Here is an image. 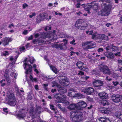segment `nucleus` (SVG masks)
<instances>
[{
    "mask_svg": "<svg viewBox=\"0 0 122 122\" xmlns=\"http://www.w3.org/2000/svg\"><path fill=\"white\" fill-rule=\"evenodd\" d=\"M99 120L102 122H111L110 121L108 118L104 117L100 118Z\"/></svg>",
    "mask_w": 122,
    "mask_h": 122,
    "instance_id": "7c9ffc66",
    "label": "nucleus"
},
{
    "mask_svg": "<svg viewBox=\"0 0 122 122\" xmlns=\"http://www.w3.org/2000/svg\"><path fill=\"white\" fill-rule=\"evenodd\" d=\"M57 35L60 38L67 37L66 34L58 30L56 31L53 30V32H49L46 33L44 34L41 33H38L35 34V37L36 38H39L38 40H33V42L35 44L38 43H43L46 38H49L50 40L52 41L57 39Z\"/></svg>",
    "mask_w": 122,
    "mask_h": 122,
    "instance_id": "f257e3e1",
    "label": "nucleus"
},
{
    "mask_svg": "<svg viewBox=\"0 0 122 122\" xmlns=\"http://www.w3.org/2000/svg\"><path fill=\"white\" fill-rule=\"evenodd\" d=\"M62 77L59 81V82L61 85L66 86L68 85L69 83L68 79L64 76H62Z\"/></svg>",
    "mask_w": 122,
    "mask_h": 122,
    "instance_id": "a211bd4d",
    "label": "nucleus"
},
{
    "mask_svg": "<svg viewBox=\"0 0 122 122\" xmlns=\"http://www.w3.org/2000/svg\"><path fill=\"white\" fill-rule=\"evenodd\" d=\"M14 30H11L9 31V32L11 33H12L14 32Z\"/></svg>",
    "mask_w": 122,
    "mask_h": 122,
    "instance_id": "774afa93",
    "label": "nucleus"
},
{
    "mask_svg": "<svg viewBox=\"0 0 122 122\" xmlns=\"http://www.w3.org/2000/svg\"><path fill=\"white\" fill-rule=\"evenodd\" d=\"M33 108L32 107L30 108L29 110L30 117L31 118H32V116L34 115V114L36 113V112L39 113H40L41 110V108L40 107H38L35 111H33Z\"/></svg>",
    "mask_w": 122,
    "mask_h": 122,
    "instance_id": "4468645a",
    "label": "nucleus"
},
{
    "mask_svg": "<svg viewBox=\"0 0 122 122\" xmlns=\"http://www.w3.org/2000/svg\"><path fill=\"white\" fill-rule=\"evenodd\" d=\"M57 107H59V108L61 110L63 111L65 109L64 108H62L61 106V105L60 104H58L57 105Z\"/></svg>",
    "mask_w": 122,
    "mask_h": 122,
    "instance_id": "de8ad7c7",
    "label": "nucleus"
},
{
    "mask_svg": "<svg viewBox=\"0 0 122 122\" xmlns=\"http://www.w3.org/2000/svg\"><path fill=\"white\" fill-rule=\"evenodd\" d=\"M32 81L33 82H36L38 81L37 78H33L32 80Z\"/></svg>",
    "mask_w": 122,
    "mask_h": 122,
    "instance_id": "864d4df0",
    "label": "nucleus"
},
{
    "mask_svg": "<svg viewBox=\"0 0 122 122\" xmlns=\"http://www.w3.org/2000/svg\"><path fill=\"white\" fill-rule=\"evenodd\" d=\"M25 111V110H22V111L21 112H20V113L17 115V117L18 118L21 119L23 118L25 116V114L24 113Z\"/></svg>",
    "mask_w": 122,
    "mask_h": 122,
    "instance_id": "c85d7f7f",
    "label": "nucleus"
},
{
    "mask_svg": "<svg viewBox=\"0 0 122 122\" xmlns=\"http://www.w3.org/2000/svg\"><path fill=\"white\" fill-rule=\"evenodd\" d=\"M36 15V13H33L32 15H29V17L30 18H31L33 16H35Z\"/></svg>",
    "mask_w": 122,
    "mask_h": 122,
    "instance_id": "8fccbe9b",
    "label": "nucleus"
},
{
    "mask_svg": "<svg viewBox=\"0 0 122 122\" xmlns=\"http://www.w3.org/2000/svg\"><path fill=\"white\" fill-rule=\"evenodd\" d=\"M75 40L73 39L72 40V41H71L70 42V43L71 44H73L75 45L76 44V43H75Z\"/></svg>",
    "mask_w": 122,
    "mask_h": 122,
    "instance_id": "09e8293b",
    "label": "nucleus"
},
{
    "mask_svg": "<svg viewBox=\"0 0 122 122\" xmlns=\"http://www.w3.org/2000/svg\"><path fill=\"white\" fill-rule=\"evenodd\" d=\"M102 112H104L105 114H106L109 115L111 113V111L109 108H107L106 110L103 111Z\"/></svg>",
    "mask_w": 122,
    "mask_h": 122,
    "instance_id": "72a5a7b5",
    "label": "nucleus"
},
{
    "mask_svg": "<svg viewBox=\"0 0 122 122\" xmlns=\"http://www.w3.org/2000/svg\"><path fill=\"white\" fill-rule=\"evenodd\" d=\"M25 48L24 46H20L19 48H15V52L19 54L21 53L22 52L25 51Z\"/></svg>",
    "mask_w": 122,
    "mask_h": 122,
    "instance_id": "b1692460",
    "label": "nucleus"
},
{
    "mask_svg": "<svg viewBox=\"0 0 122 122\" xmlns=\"http://www.w3.org/2000/svg\"><path fill=\"white\" fill-rule=\"evenodd\" d=\"M15 26L13 24V23H11L10 24L8 25V28H11L12 27H14Z\"/></svg>",
    "mask_w": 122,
    "mask_h": 122,
    "instance_id": "37998d69",
    "label": "nucleus"
},
{
    "mask_svg": "<svg viewBox=\"0 0 122 122\" xmlns=\"http://www.w3.org/2000/svg\"><path fill=\"white\" fill-rule=\"evenodd\" d=\"M45 15L46 14L44 13L41 14L37 17V20L38 21H41L46 18Z\"/></svg>",
    "mask_w": 122,
    "mask_h": 122,
    "instance_id": "bb28decb",
    "label": "nucleus"
},
{
    "mask_svg": "<svg viewBox=\"0 0 122 122\" xmlns=\"http://www.w3.org/2000/svg\"><path fill=\"white\" fill-rule=\"evenodd\" d=\"M95 45V43L92 41H87L83 42L82 44V47L85 50H87L91 49Z\"/></svg>",
    "mask_w": 122,
    "mask_h": 122,
    "instance_id": "6e6552de",
    "label": "nucleus"
},
{
    "mask_svg": "<svg viewBox=\"0 0 122 122\" xmlns=\"http://www.w3.org/2000/svg\"><path fill=\"white\" fill-rule=\"evenodd\" d=\"M7 108H4L3 109V111L4 112V114H6L8 112L7 111Z\"/></svg>",
    "mask_w": 122,
    "mask_h": 122,
    "instance_id": "a18cd8bd",
    "label": "nucleus"
},
{
    "mask_svg": "<svg viewBox=\"0 0 122 122\" xmlns=\"http://www.w3.org/2000/svg\"><path fill=\"white\" fill-rule=\"evenodd\" d=\"M18 56H16L15 58H14L12 56L10 57V60L12 61H13V64H14L16 61L18 57Z\"/></svg>",
    "mask_w": 122,
    "mask_h": 122,
    "instance_id": "473e14b6",
    "label": "nucleus"
},
{
    "mask_svg": "<svg viewBox=\"0 0 122 122\" xmlns=\"http://www.w3.org/2000/svg\"><path fill=\"white\" fill-rule=\"evenodd\" d=\"M58 3L57 2H55L54 3V7H56V6L58 5Z\"/></svg>",
    "mask_w": 122,
    "mask_h": 122,
    "instance_id": "69168bd1",
    "label": "nucleus"
},
{
    "mask_svg": "<svg viewBox=\"0 0 122 122\" xmlns=\"http://www.w3.org/2000/svg\"><path fill=\"white\" fill-rule=\"evenodd\" d=\"M102 103L103 104L104 106L108 104V103L105 100H103L102 102Z\"/></svg>",
    "mask_w": 122,
    "mask_h": 122,
    "instance_id": "58836bf2",
    "label": "nucleus"
},
{
    "mask_svg": "<svg viewBox=\"0 0 122 122\" xmlns=\"http://www.w3.org/2000/svg\"><path fill=\"white\" fill-rule=\"evenodd\" d=\"M24 69L25 70V73L26 74H28L32 72V66L28 64L27 63V61L25 62L23 65Z\"/></svg>",
    "mask_w": 122,
    "mask_h": 122,
    "instance_id": "ddd939ff",
    "label": "nucleus"
},
{
    "mask_svg": "<svg viewBox=\"0 0 122 122\" xmlns=\"http://www.w3.org/2000/svg\"><path fill=\"white\" fill-rule=\"evenodd\" d=\"M83 20L81 19L77 20L75 24V26L77 28L81 30H84L86 28V26H84L82 24L83 23Z\"/></svg>",
    "mask_w": 122,
    "mask_h": 122,
    "instance_id": "9d476101",
    "label": "nucleus"
},
{
    "mask_svg": "<svg viewBox=\"0 0 122 122\" xmlns=\"http://www.w3.org/2000/svg\"><path fill=\"white\" fill-rule=\"evenodd\" d=\"M28 6V5L26 3H24L23 4V8L24 9H25Z\"/></svg>",
    "mask_w": 122,
    "mask_h": 122,
    "instance_id": "ea45409f",
    "label": "nucleus"
},
{
    "mask_svg": "<svg viewBox=\"0 0 122 122\" xmlns=\"http://www.w3.org/2000/svg\"><path fill=\"white\" fill-rule=\"evenodd\" d=\"M7 97L8 98L9 104L12 106H15L16 103V99L15 97L14 94L8 92L7 94Z\"/></svg>",
    "mask_w": 122,
    "mask_h": 122,
    "instance_id": "0eeeda50",
    "label": "nucleus"
},
{
    "mask_svg": "<svg viewBox=\"0 0 122 122\" xmlns=\"http://www.w3.org/2000/svg\"><path fill=\"white\" fill-rule=\"evenodd\" d=\"M114 115L122 121V113L119 112H116Z\"/></svg>",
    "mask_w": 122,
    "mask_h": 122,
    "instance_id": "c756f323",
    "label": "nucleus"
},
{
    "mask_svg": "<svg viewBox=\"0 0 122 122\" xmlns=\"http://www.w3.org/2000/svg\"><path fill=\"white\" fill-rule=\"evenodd\" d=\"M28 32V31L27 30H24L22 32V33L24 35L27 34Z\"/></svg>",
    "mask_w": 122,
    "mask_h": 122,
    "instance_id": "603ef678",
    "label": "nucleus"
},
{
    "mask_svg": "<svg viewBox=\"0 0 122 122\" xmlns=\"http://www.w3.org/2000/svg\"><path fill=\"white\" fill-rule=\"evenodd\" d=\"M106 79L109 81H110L112 80V79L111 78H109L108 76L106 77Z\"/></svg>",
    "mask_w": 122,
    "mask_h": 122,
    "instance_id": "13d9d810",
    "label": "nucleus"
},
{
    "mask_svg": "<svg viewBox=\"0 0 122 122\" xmlns=\"http://www.w3.org/2000/svg\"><path fill=\"white\" fill-rule=\"evenodd\" d=\"M27 60H29L30 63L31 64H32L35 61L34 57L32 56L29 57V58L27 59Z\"/></svg>",
    "mask_w": 122,
    "mask_h": 122,
    "instance_id": "f704fd0d",
    "label": "nucleus"
},
{
    "mask_svg": "<svg viewBox=\"0 0 122 122\" xmlns=\"http://www.w3.org/2000/svg\"><path fill=\"white\" fill-rule=\"evenodd\" d=\"M77 104L78 109L79 112H80L81 110H82L86 106V103L84 101H81L77 103Z\"/></svg>",
    "mask_w": 122,
    "mask_h": 122,
    "instance_id": "f3484780",
    "label": "nucleus"
},
{
    "mask_svg": "<svg viewBox=\"0 0 122 122\" xmlns=\"http://www.w3.org/2000/svg\"><path fill=\"white\" fill-rule=\"evenodd\" d=\"M63 41L64 43H55L52 46L60 50L66 49L67 47L66 45L67 43V40L66 39H64Z\"/></svg>",
    "mask_w": 122,
    "mask_h": 122,
    "instance_id": "423d86ee",
    "label": "nucleus"
},
{
    "mask_svg": "<svg viewBox=\"0 0 122 122\" xmlns=\"http://www.w3.org/2000/svg\"><path fill=\"white\" fill-rule=\"evenodd\" d=\"M44 86H45V89L46 90H47V88L46 87L47 86H48V84H44Z\"/></svg>",
    "mask_w": 122,
    "mask_h": 122,
    "instance_id": "0e129e2a",
    "label": "nucleus"
},
{
    "mask_svg": "<svg viewBox=\"0 0 122 122\" xmlns=\"http://www.w3.org/2000/svg\"><path fill=\"white\" fill-rule=\"evenodd\" d=\"M115 55L116 56H119L120 55V53L119 52H118L117 53L115 54Z\"/></svg>",
    "mask_w": 122,
    "mask_h": 122,
    "instance_id": "e2e57ef3",
    "label": "nucleus"
},
{
    "mask_svg": "<svg viewBox=\"0 0 122 122\" xmlns=\"http://www.w3.org/2000/svg\"><path fill=\"white\" fill-rule=\"evenodd\" d=\"M1 40L3 45L5 46L8 45L9 42L12 41V39L9 37H5L2 40Z\"/></svg>",
    "mask_w": 122,
    "mask_h": 122,
    "instance_id": "412c9836",
    "label": "nucleus"
},
{
    "mask_svg": "<svg viewBox=\"0 0 122 122\" xmlns=\"http://www.w3.org/2000/svg\"><path fill=\"white\" fill-rule=\"evenodd\" d=\"M118 76V74L114 73L112 74V76L115 79L117 78V77Z\"/></svg>",
    "mask_w": 122,
    "mask_h": 122,
    "instance_id": "c03bdc74",
    "label": "nucleus"
},
{
    "mask_svg": "<svg viewBox=\"0 0 122 122\" xmlns=\"http://www.w3.org/2000/svg\"><path fill=\"white\" fill-rule=\"evenodd\" d=\"M8 73L10 74V76L12 77H14L15 79L16 78L18 74L16 73V71L14 69H10L9 70H6L4 74V76L6 81H5L4 79H3L0 81V83L2 86H5L6 81L8 83H10V82L11 80L9 77Z\"/></svg>",
    "mask_w": 122,
    "mask_h": 122,
    "instance_id": "7ed1b4c3",
    "label": "nucleus"
},
{
    "mask_svg": "<svg viewBox=\"0 0 122 122\" xmlns=\"http://www.w3.org/2000/svg\"><path fill=\"white\" fill-rule=\"evenodd\" d=\"M104 54L108 58L112 59L114 58L113 54L111 52H106Z\"/></svg>",
    "mask_w": 122,
    "mask_h": 122,
    "instance_id": "a878e982",
    "label": "nucleus"
},
{
    "mask_svg": "<svg viewBox=\"0 0 122 122\" xmlns=\"http://www.w3.org/2000/svg\"><path fill=\"white\" fill-rule=\"evenodd\" d=\"M33 38V36L32 35H31L30 37H29L28 38V40L29 41H30V40H31Z\"/></svg>",
    "mask_w": 122,
    "mask_h": 122,
    "instance_id": "bf43d9fd",
    "label": "nucleus"
},
{
    "mask_svg": "<svg viewBox=\"0 0 122 122\" xmlns=\"http://www.w3.org/2000/svg\"><path fill=\"white\" fill-rule=\"evenodd\" d=\"M33 67L35 68V69L34 70V71L37 74H38L39 73V71L38 70L36 69V65L35 64H34L33 65Z\"/></svg>",
    "mask_w": 122,
    "mask_h": 122,
    "instance_id": "4c0bfd02",
    "label": "nucleus"
},
{
    "mask_svg": "<svg viewBox=\"0 0 122 122\" xmlns=\"http://www.w3.org/2000/svg\"><path fill=\"white\" fill-rule=\"evenodd\" d=\"M55 97L56 99V101L57 102L64 103L66 105H68L69 104V102L66 100V97L65 96L58 94L55 95Z\"/></svg>",
    "mask_w": 122,
    "mask_h": 122,
    "instance_id": "20e7f679",
    "label": "nucleus"
},
{
    "mask_svg": "<svg viewBox=\"0 0 122 122\" xmlns=\"http://www.w3.org/2000/svg\"><path fill=\"white\" fill-rule=\"evenodd\" d=\"M53 85H52V87H54L55 86H57V83L55 81L53 82Z\"/></svg>",
    "mask_w": 122,
    "mask_h": 122,
    "instance_id": "5fc2aeb1",
    "label": "nucleus"
},
{
    "mask_svg": "<svg viewBox=\"0 0 122 122\" xmlns=\"http://www.w3.org/2000/svg\"><path fill=\"white\" fill-rule=\"evenodd\" d=\"M50 68L51 69L55 74H56L58 72L57 68L54 66H50Z\"/></svg>",
    "mask_w": 122,
    "mask_h": 122,
    "instance_id": "2f4dec72",
    "label": "nucleus"
},
{
    "mask_svg": "<svg viewBox=\"0 0 122 122\" xmlns=\"http://www.w3.org/2000/svg\"><path fill=\"white\" fill-rule=\"evenodd\" d=\"M35 89L36 90H38V86L37 85H36L35 86Z\"/></svg>",
    "mask_w": 122,
    "mask_h": 122,
    "instance_id": "338daca9",
    "label": "nucleus"
},
{
    "mask_svg": "<svg viewBox=\"0 0 122 122\" xmlns=\"http://www.w3.org/2000/svg\"><path fill=\"white\" fill-rule=\"evenodd\" d=\"M1 55L5 56L8 55H9L8 52L7 51H5L1 53Z\"/></svg>",
    "mask_w": 122,
    "mask_h": 122,
    "instance_id": "c9c22d12",
    "label": "nucleus"
},
{
    "mask_svg": "<svg viewBox=\"0 0 122 122\" xmlns=\"http://www.w3.org/2000/svg\"><path fill=\"white\" fill-rule=\"evenodd\" d=\"M104 8L101 11V14L103 16L108 15L110 13L112 6L110 4H105Z\"/></svg>",
    "mask_w": 122,
    "mask_h": 122,
    "instance_id": "39448f33",
    "label": "nucleus"
},
{
    "mask_svg": "<svg viewBox=\"0 0 122 122\" xmlns=\"http://www.w3.org/2000/svg\"><path fill=\"white\" fill-rule=\"evenodd\" d=\"M103 51V49L102 48H99L97 50L99 52H102Z\"/></svg>",
    "mask_w": 122,
    "mask_h": 122,
    "instance_id": "3c124183",
    "label": "nucleus"
},
{
    "mask_svg": "<svg viewBox=\"0 0 122 122\" xmlns=\"http://www.w3.org/2000/svg\"><path fill=\"white\" fill-rule=\"evenodd\" d=\"M62 120V119L60 118V117L58 118V122H62L61 121Z\"/></svg>",
    "mask_w": 122,
    "mask_h": 122,
    "instance_id": "052dcab7",
    "label": "nucleus"
},
{
    "mask_svg": "<svg viewBox=\"0 0 122 122\" xmlns=\"http://www.w3.org/2000/svg\"><path fill=\"white\" fill-rule=\"evenodd\" d=\"M78 74L81 75H83L84 74V72L81 71H80Z\"/></svg>",
    "mask_w": 122,
    "mask_h": 122,
    "instance_id": "6e6d98bb",
    "label": "nucleus"
},
{
    "mask_svg": "<svg viewBox=\"0 0 122 122\" xmlns=\"http://www.w3.org/2000/svg\"><path fill=\"white\" fill-rule=\"evenodd\" d=\"M100 69L104 74H110L111 73L108 68L103 64L100 65Z\"/></svg>",
    "mask_w": 122,
    "mask_h": 122,
    "instance_id": "f8f14e48",
    "label": "nucleus"
},
{
    "mask_svg": "<svg viewBox=\"0 0 122 122\" xmlns=\"http://www.w3.org/2000/svg\"><path fill=\"white\" fill-rule=\"evenodd\" d=\"M76 91L72 88L70 89L68 93V96L72 97H77L79 99L83 97V96L81 94H76L74 95V93Z\"/></svg>",
    "mask_w": 122,
    "mask_h": 122,
    "instance_id": "1a4fd4ad",
    "label": "nucleus"
},
{
    "mask_svg": "<svg viewBox=\"0 0 122 122\" xmlns=\"http://www.w3.org/2000/svg\"><path fill=\"white\" fill-rule=\"evenodd\" d=\"M119 70L122 73V67H119L118 68Z\"/></svg>",
    "mask_w": 122,
    "mask_h": 122,
    "instance_id": "680f3d73",
    "label": "nucleus"
},
{
    "mask_svg": "<svg viewBox=\"0 0 122 122\" xmlns=\"http://www.w3.org/2000/svg\"><path fill=\"white\" fill-rule=\"evenodd\" d=\"M118 48L117 47L113 45H110L109 46L106 47V50L108 51L109 50L112 51H114L115 50H118Z\"/></svg>",
    "mask_w": 122,
    "mask_h": 122,
    "instance_id": "393cba45",
    "label": "nucleus"
},
{
    "mask_svg": "<svg viewBox=\"0 0 122 122\" xmlns=\"http://www.w3.org/2000/svg\"><path fill=\"white\" fill-rule=\"evenodd\" d=\"M76 65L79 69L86 72L88 71V69L85 67V65L81 61L78 62L77 63Z\"/></svg>",
    "mask_w": 122,
    "mask_h": 122,
    "instance_id": "dca6fc26",
    "label": "nucleus"
},
{
    "mask_svg": "<svg viewBox=\"0 0 122 122\" xmlns=\"http://www.w3.org/2000/svg\"><path fill=\"white\" fill-rule=\"evenodd\" d=\"M112 83L114 86H116L119 84V82L117 81H113Z\"/></svg>",
    "mask_w": 122,
    "mask_h": 122,
    "instance_id": "a19ab883",
    "label": "nucleus"
},
{
    "mask_svg": "<svg viewBox=\"0 0 122 122\" xmlns=\"http://www.w3.org/2000/svg\"><path fill=\"white\" fill-rule=\"evenodd\" d=\"M57 87L58 88V92L61 94H62L66 92L67 91L66 89L65 88H63V87L62 86H58Z\"/></svg>",
    "mask_w": 122,
    "mask_h": 122,
    "instance_id": "cd10ccee",
    "label": "nucleus"
},
{
    "mask_svg": "<svg viewBox=\"0 0 122 122\" xmlns=\"http://www.w3.org/2000/svg\"><path fill=\"white\" fill-rule=\"evenodd\" d=\"M122 99V96L120 95H112V100L115 103H118L120 102Z\"/></svg>",
    "mask_w": 122,
    "mask_h": 122,
    "instance_id": "2eb2a0df",
    "label": "nucleus"
},
{
    "mask_svg": "<svg viewBox=\"0 0 122 122\" xmlns=\"http://www.w3.org/2000/svg\"><path fill=\"white\" fill-rule=\"evenodd\" d=\"M83 90H84L83 91V89H81V90L82 92H84V93H87V94H89L93 93L94 92V90L93 88L91 87H89L86 89H84Z\"/></svg>",
    "mask_w": 122,
    "mask_h": 122,
    "instance_id": "aec40b11",
    "label": "nucleus"
},
{
    "mask_svg": "<svg viewBox=\"0 0 122 122\" xmlns=\"http://www.w3.org/2000/svg\"><path fill=\"white\" fill-rule=\"evenodd\" d=\"M77 107V103H72L70 104L67 107V108L71 110H76V112L72 111L71 112V117L72 120L76 122H79L82 119V113L79 111H77V110L79 111Z\"/></svg>",
    "mask_w": 122,
    "mask_h": 122,
    "instance_id": "f03ea898",
    "label": "nucleus"
},
{
    "mask_svg": "<svg viewBox=\"0 0 122 122\" xmlns=\"http://www.w3.org/2000/svg\"><path fill=\"white\" fill-rule=\"evenodd\" d=\"M105 35L104 34H97L96 33L93 34L92 35V38L93 39L96 40L98 39H105Z\"/></svg>",
    "mask_w": 122,
    "mask_h": 122,
    "instance_id": "6ab92c4d",
    "label": "nucleus"
},
{
    "mask_svg": "<svg viewBox=\"0 0 122 122\" xmlns=\"http://www.w3.org/2000/svg\"><path fill=\"white\" fill-rule=\"evenodd\" d=\"M50 108L51 110H53L54 111H55V109L54 108V107L53 105H50Z\"/></svg>",
    "mask_w": 122,
    "mask_h": 122,
    "instance_id": "49530a36",
    "label": "nucleus"
},
{
    "mask_svg": "<svg viewBox=\"0 0 122 122\" xmlns=\"http://www.w3.org/2000/svg\"><path fill=\"white\" fill-rule=\"evenodd\" d=\"M86 7L84 9V11H86L88 13H90L89 11L91 8H92L94 10H97L98 8V5L97 3H94L93 5L92 4H88L87 5H86Z\"/></svg>",
    "mask_w": 122,
    "mask_h": 122,
    "instance_id": "9b49d317",
    "label": "nucleus"
},
{
    "mask_svg": "<svg viewBox=\"0 0 122 122\" xmlns=\"http://www.w3.org/2000/svg\"><path fill=\"white\" fill-rule=\"evenodd\" d=\"M48 29L49 30H50L51 29V27H46L45 28V30L46 31H47V29Z\"/></svg>",
    "mask_w": 122,
    "mask_h": 122,
    "instance_id": "4d7b16f0",
    "label": "nucleus"
},
{
    "mask_svg": "<svg viewBox=\"0 0 122 122\" xmlns=\"http://www.w3.org/2000/svg\"><path fill=\"white\" fill-rule=\"evenodd\" d=\"M109 90H111L112 92L115 89L114 87L112 86H107Z\"/></svg>",
    "mask_w": 122,
    "mask_h": 122,
    "instance_id": "e433bc0d",
    "label": "nucleus"
},
{
    "mask_svg": "<svg viewBox=\"0 0 122 122\" xmlns=\"http://www.w3.org/2000/svg\"><path fill=\"white\" fill-rule=\"evenodd\" d=\"M93 33V31H86V33L87 34L91 35Z\"/></svg>",
    "mask_w": 122,
    "mask_h": 122,
    "instance_id": "79ce46f5",
    "label": "nucleus"
},
{
    "mask_svg": "<svg viewBox=\"0 0 122 122\" xmlns=\"http://www.w3.org/2000/svg\"><path fill=\"white\" fill-rule=\"evenodd\" d=\"M98 95L100 98L102 99H106L108 98V94L105 92H100Z\"/></svg>",
    "mask_w": 122,
    "mask_h": 122,
    "instance_id": "5701e85b",
    "label": "nucleus"
},
{
    "mask_svg": "<svg viewBox=\"0 0 122 122\" xmlns=\"http://www.w3.org/2000/svg\"><path fill=\"white\" fill-rule=\"evenodd\" d=\"M93 83L94 86L96 87L101 86L103 84L102 81L98 80H94L93 81Z\"/></svg>",
    "mask_w": 122,
    "mask_h": 122,
    "instance_id": "4be33fe9",
    "label": "nucleus"
}]
</instances>
